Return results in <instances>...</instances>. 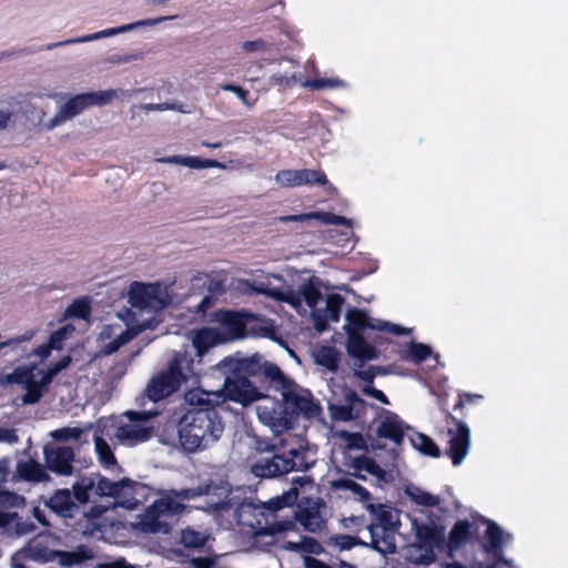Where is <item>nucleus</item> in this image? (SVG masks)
I'll list each match as a JSON object with an SVG mask.
<instances>
[{
  "instance_id": "36",
  "label": "nucleus",
  "mask_w": 568,
  "mask_h": 568,
  "mask_svg": "<svg viewBox=\"0 0 568 568\" xmlns=\"http://www.w3.org/2000/svg\"><path fill=\"white\" fill-rule=\"evenodd\" d=\"M412 445L415 449L425 456L437 458L440 456V449L437 444L427 435L416 433L410 437Z\"/></svg>"
},
{
  "instance_id": "59",
  "label": "nucleus",
  "mask_w": 568,
  "mask_h": 568,
  "mask_svg": "<svg viewBox=\"0 0 568 568\" xmlns=\"http://www.w3.org/2000/svg\"><path fill=\"white\" fill-rule=\"evenodd\" d=\"M362 390L365 395L375 398L376 400L381 402L382 404H385V405L389 404L388 397L381 389H377L374 386H372V384L365 385Z\"/></svg>"
},
{
  "instance_id": "60",
  "label": "nucleus",
  "mask_w": 568,
  "mask_h": 568,
  "mask_svg": "<svg viewBox=\"0 0 568 568\" xmlns=\"http://www.w3.org/2000/svg\"><path fill=\"white\" fill-rule=\"evenodd\" d=\"M34 333L33 332H26L24 334L22 335H19L17 337H13V338H10L6 342H2L0 343V351L6 347V346H14V345H19L23 342H27V341H30L32 337H33Z\"/></svg>"
},
{
  "instance_id": "41",
  "label": "nucleus",
  "mask_w": 568,
  "mask_h": 568,
  "mask_svg": "<svg viewBox=\"0 0 568 568\" xmlns=\"http://www.w3.org/2000/svg\"><path fill=\"white\" fill-rule=\"evenodd\" d=\"M432 353L433 351L430 346L423 343L410 342L408 344V349L405 358L415 364H419L426 361L432 355Z\"/></svg>"
},
{
  "instance_id": "21",
  "label": "nucleus",
  "mask_w": 568,
  "mask_h": 568,
  "mask_svg": "<svg viewBox=\"0 0 568 568\" xmlns=\"http://www.w3.org/2000/svg\"><path fill=\"white\" fill-rule=\"evenodd\" d=\"M174 18H175V16H169V17H159V18H154V19L140 20V21H136L133 23L124 24V26L116 27V28H110V29H105V30H102V31H99V32H95L92 34H88L83 38L73 40L72 42H87V41L98 40V39H102V38H106V37H112V36L119 34V33L131 31L139 27H153L163 21L172 20Z\"/></svg>"
},
{
  "instance_id": "9",
  "label": "nucleus",
  "mask_w": 568,
  "mask_h": 568,
  "mask_svg": "<svg viewBox=\"0 0 568 568\" xmlns=\"http://www.w3.org/2000/svg\"><path fill=\"white\" fill-rule=\"evenodd\" d=\"M445 420L448 428L449 447L446 455L452 459L454 466L463 463L469 450L470 445V430L466 423L455 417L452 413H445Z\"/></svg>"
},
{
  "instance_id": "35",
  "label": "nucleus",
  "mask_w": 568,
  "mask_h": 568,
  "mask_svg": "<svg viewBox=\"0 0 568 568\" xmlns=\"http://www.w3.org/2000/svg\"><path fill=\"white\" fill-rule=\"evenodd\" d=\"M333 487L341 490H349L362 503H367L372 498L371 493L365 487L348 477L334 480Z\"/></svg>"
},
{
  "instance_id": "17",
  "label": "nucleus",
  "mask_w": 568,
  "mask_h": 568,
  "mask_svg": "<svg viewBox=\"0 0 568 568\" xmlns=\"http://www.w3.org/2000/svg\"><path fill=\"white\" fill-rule=\"evenodd\" d=\"M44 506L58 517L73 519L80 513L79 505L73 500L72 493L68 488H59L53 491Z\"/></svg>"
},
{
  "instance_id": "6",
  "label": "nucleus",
  "mask_w": 568,
  "mask_h": 568,
  "mask_svg": "<svg viewBox=\"0 0 568 568\" xmlns=\"http://www.w3.org/2000/svg\"><path fill=\"white\" fill-rule=\"evenodd\" d=\"M231 491L229 483L207 479L194 488L174 490L173 494L182 500L205 496L206 499L202 504L195 505L194 508L209 515H216L233 508Z\"/></svg>"
},
{
  "instance_id": "12",
  "label": "nucleus",
  "mask_w": 568,
  "mask_h": 568,
  "mask_svg": "<svg viewBox=\"0 0 568 568\" xmlns=\"http://www.w3.org/2000/svg\"><path fill=\"white\" fill-rule=\"evenodd\" d=\"M125 415L131 424H124L116 428L114 435L119 440L129 444H139L151 438L154 432L153 426H145L143 424L150 418L148 413L129 410Z\"/></svg>"
},
{
  "instance_id": "39",
  "label": "nucleus",
  "mask_w": 568,
  "mask_h": 568,
  "mask_svg": "<svg viewBox=\"0 0 568 568\" xmlns=\"http://www.w3.org/2000/svg\"><path fill=\"white\" fill-rule=\"evenodd\" d=\"M82 94L87 101L88 108L92 105L102 106L111 103L118 97V91L114 89H109L103 91L87 92Z\"/></svg>"
},
{
  "instance_id": "46",
  "label": "nucleus",
  "mask_w": 568,
  "mask_h": 568,
  "mask_svg": "<svg viewBox=\"0 0 568 568\" xmlns=\"http://www.w3.org/2000/svg\"><path fill=\"white\" fill-rule=\"evenodd\" d=\"M91 314V306L85 300H75L67 308V315L70 317L85 320Z\"/></svg>"
},
{
  "instance_id": "11",
  "label": "nucleus",
  "mask_w": 568,
  "mask_h": 568,
  "mask_svg": "<svg viewBox=\"0 0 568 568\" xmlns=\"http://www.w3.org/2000/svg\"><path fill=\"white\" fill-rule=\"evenodd\" d=\"M45 468L57 476L69 477L74 473V448L63 444L48 443L43 446Z\"/></svg>"
},
{
  "instance_id": "30",
  "label": "nucleus",
  "mask_w": 568,
  "mask_h": 568,
  "mask_svg": "<svg viewBox=\"0 0 568 568\" xmlns=\"http://www.w3.org/2000/svg\"><path fill=\"white\" fill-rule=\"evenodd\" d=\"M36 367V364L30 366H18L11 373L0 374V384L2 386L17 384L23 387L31 381V377H34Z\"/></svg>"
},
{
  "instance_id": "4",
  "label": "nucleus",
  "mask_w": 568,
  "mask_h": 568,
  "mask_svg": "<svg viewBox=\"0 0 568 568\" xmlns=\"http://www.w3.org/2000/svg\"><path fill=\"white\" fill-rule=\"evenodd\" d=\"M298 498V489L295 487L284 491L281 496L270 499L266 504L241 503L234 510V518L239 525L253 529L255 536H274L294 528L290 520L268 524L265 513H275L286 507H292Z\"/></svg>"
},
{
  "instance_id": "34",
  "label": "nucleus",
  "mask_w": 568,
  "mask_h": 568,
  "mask_svg": "<svg viewBox=\"0 0 568 568\" xmlns=\"http://www.w3.org/2000/svg\"><path fill=\"white\" fill-rule=\"evenodd\" d=\"M315 362L335 373L338 369L339 353L334 346H322L315 354Z\"/></svg>"
},
{
  "instance_id": "2",
  "label": "nucleus",
  "mask_w": 568,
  "mask_h": 568,
  "mask_svg": "<svg viewBox=\"0 0 568 568\" xmlns=\"http://www.w3.org/2000/svg\"><path fill=\"white\" fill-rule=\"evenodd\" d=\"M239 362L240 366L235 371H241L244 378L251 379L261 389V399L267 398L266 392L271 388L281 393V400H273L271 407L258 406V416L265 423L291 429L300 417L313 419L321 414L322 408L312 393L301 388L263 355L255 353L244 356L239 352Z\"/></svg>"
},
{
  "instance_id": "47",
  "label": "nucleus",
  "mask_w": 568,
  "mask_h": 568,
  "mask_svg": "<svg viewBox=\"0 0 568 568\" xmlns=\"http://www.w3.org/2000/svg\"><path fill=\"white\" fill-rule=\"evenodd\" d=\"M159 161L163 163L181 164L191 169H202V159L199 156L172 155L160 159Z\"/></svg>"
},
{
  "instance_id": "29",
  "label": "nucleus",
  "mask_w": 568,
  "mask_h": 568,
  "mask_svg": "<svg viewBox=\"0 0 568 568\" xmlns=\"http://www.w3.org/2000/svg\"><path fill=\"white\" fill-rule=\"evenodd\" d=\"M221 325L236 337L243 336L246 328L245 315L236 311H223L219 318Z\"/></svg>"
},
{
  "instance_id": "50",
  "label": "nucleus",
  "mask_w": 568,
  "mask_h": 568,
  "mask_svg": "<svg viewBox=\"0 0 568 568\" xmlns=\"http://www.w3.org/2000/svg\"><path fill=\"white\" fill-rule=\"evenodd\" d=\"M81 434L82 430L78 427H62L50 433L51 437L57 442L78 440Z\"/></svg>"
},
{
  "instance_id": "19",
  "label": "nucleus",
  "mask_w": 568,
  "mask_h": 568,
  "mask_svg": "<svg viewBox=\"0 0 568 568\" xmlns=\"http://www.w3.org/2000/svg\"><path fill=\"white\" fill-rule=\"evenodd\" d=\"M476 527L468 519H458L452 527L448 537H445V551L453 557L463 546L469 542L475 535Z\"/></svg>"
},
{
  "instance_id": "8",
  "label": "nucleus",
  "mask_w": 568,
  "mask_h": 568,
  "mask_svg": "<svg viewBox=\"0 0 568 568\" xmlns=\"http://www.w3.org/2000/svg\"><path fill=\"white\" fill-rule=\"evenodd\" d=\"M412 527L419 548L426 551L419 562L425 565L432 564L435 560V549L445 551V527L433 520L430 523H422L417 519L413 520Z\"/></svg>"
},
{
  "instance_id": "15",
  "label": "nucleus",
  "mask_w": 568,
  "mask_h": 568,
  "mask_svg": "<svg viewBox=\"0 0 568 568\" xmlns=\"http://www.w3.org/2000/svg\"><path fill=\"white\" fill-rule=\"evenodd\" d=\"M484 523L487 525V528L481 547L486 554L491 555L494 558V562L488 565L487 568H497L498 562H507L503 558L505 547L504 531L497 523L490 519H484Z\"/></svg>"
},
{
  "instance_id": "33",
  "label": "nucleus",
  "mask_w": 568,
  "mask_h": 568,
  "mask_svg": "<svg viewBox=\"0 0 568 568\" xmlns=\"http://www.w3.org/2000/svg\"><path fill=\"white\" fill-rule=\"evenodd\" d=\"M95 480L92 477H81L72 485L73 500L80 506L89 503L91 491L94 489Z\"/></svg>"
},
{
  "instance_id": "18",
  "label": "nucleus",
  "mask_w": 568,
  "mask_h": 568,
  "mask_svg": "<svg viewBox=\"0 0 568 568\" xmlns=\"http://www.w3.org/2000/svg\"><path fill=\"white\" fill-rule=\"evenodd\" d=\"M285 455L261 456L251 464V473L258 478H275L287 474Z\"/></svg>"
},
{
  "instance_id": "20",
  "label": "nucleus",
  "mask_w": 568,
  "mask_h": 568,
  "mask_svg": "<svg viewBox=\"0 0 568 568\" xmlns=\"http://www.w3.org/2000/svg\"><path fill=\"white\" fill-rule=\"evenodd\" d=\"M371 542L366 547H371L377 552L386 556L393 555L397 550L395 531L385 525H369Z\"/></svg>"
},
{
  "instance_id": "63",
  "label": "nucleus",
  "mask_w": 568,
  "mask_h": 568,
  "mask_svg": "<svg viewBox=\"0 0 568 568\" xmlns=\"http://www.w3.org/2000/svg\"><path fill=\"white\" fill-rule=\"evenodd\" d=\"M304 567L305 568H333L328 564L312 557V556H305L304 557Z\"/></svg>"
},
{
  "instance_id": "62",
  "label": "nucleus",
  "mask_w": 568,
  "mask_h": 568,
  "mask_svg": "<svg viewBox=\"0 0 568 568\" xmlns=\"http://www.w3.org/2000/svg\"><path fill=\"white\" fill-rule=\"evenodd\" d=\"M191 564L194 568H212L215 560L211 557H193Z\"/></svg>"
},
{
  "instance_id": "49",
  "label": "nucleus",
  "mask_w": 568,
  "mask_h": 568,
  "mask_svg": "<svg viewBox=\"0 0 568 568\" xmlns=\"http://www.w3.org/2000/svg\"><path fill=\"white\" fill-rule=\"evenodd\" d=\"M409 496L412 500H414L417 505L425 507H437L440 503L438 496L432 495L420 489H417L416 493H410Z\"/></svg>"
},
{
  "instance_id": "56",
  "label": "nucleus",
  "mask_w": 568,
  "mask_h": 568,
  "mask_svg": "<svg viewBox=\"0 0 568 568\" xmlns=\"http://www.w3.org/2000/svg\"><path fill=\"white\" fill-rule=\"evenodd\" d=\"M313 320L317 332L323 333L327 329L329 320L322 310H313Z\"/></svg>"
},
{
  "instance_id": "42",
  "label": "nucleus",
  "mask_w": 568,
  "mask_h": 568,
  "mask_svg": "<svg viewBox=\"0 0 568 568\" xmlns=\"http://www.w3.org/2000/svg\"><path fill=\"white\" fill-rule=\"evenodd\" d=\"M345 300L342 295L333 293L326 298V308L323 311L331 322H338L341 318L342 306Z\"/></svg>"
},
{
  "instance_id": "16",
  "label": "nucleus",
  "mask_w": 568,
  "mask_h": 568,
  "mask_svg": "<svg viewBox=\"0 0 568 568\" xmlns=\"http://www.w3.org/2000/svg\"><path fill=\"white\" fill-rule=\"evenodd\" d=\"M381 410L382 419L376 428L377 437L388 439L396 445H402L405 437V429H408L409 426L394 412L384 408Z\"/></svg>"
},
{
  "instance_id": "48",
  "label": "nucleus",
  "mask_w": 568,
  "mask_h": 568,
  "mask_svg": "<svg viewBox=\"0 0 568 568\" xmlns=\"http://www.w3.org/2000/svg\"><path fill=\"white\" fill-rule=\"evenodd\" d=\"M143 58V53L140 51L131 52V53H112L104 58V63L108 64H125L133 61L141 60Z\"/></svg>"
},
{
  "instance_id": "37",
  "label": "nucleus",
  "mask_w": 568,
  "mask_h": 568,
  "mask_svg": "<svg viewBox=\"0 0 568 568\" xmlns=\"http://www.w3.org/2000/svg\"><path fill=\"white\" fill-rule=\"evenodd\" d=\"M284 548L311 555H321L325 551L323 545L317 539L307 536L303 537L300 542L287 541Z\"/></svg>"
},
{
  "instance_id": "13",
  "label": "nucleus",
  "mask_w": 568,
  "mask_h": 568,
  "mask_svg": "<svg viewBox=\"0 0 568 568\" xmlns=\"http://www.w3.org/2000/svg\"><path fill=\"white\" fill-rule=\"evenodd\" d=\"M276 180L283 186L300 185H326L329 184L326 174L321 170H282L276 174Z\"/></svg>"
},
{
  "instance_id": "22",
  "label": "nucleus",
  "mask_w": 568,
  "mask_h": 568,
  "mask_svg": "<svg viewBox=\"0 0 568 568\" xmlns=\"http://www.w3.org/2000/svg\"><path fill=\"white\" fill-rule=\"evenodd\" d=\"M16 471L18 476L28 483H47L51 479L45 468V464L42 465L36 459L19 460L17 463Z\"/></svg>"
},
{
  "instance_id": "26",
  "label": "nucleus",
  "mask_w": 568,
  "mask_h": 568,
  "mask_svg": "<svg viewBox=\"0 0 568 568\" xmlns=\"http://www.w3.org/2000/svg\"><path fill=\"white\" fill-rule=\"evenodd\" d=\"M348 466L354 470L365 471L374 476L379 483L389 484L393 480V477L374 458L367 455L352 458Z\"/></svg>"
},
{
  "instance_id": "51",
  "label": "nucleus",
  "mask_w": 568,
  "mask_h": 568,
  "mask_svg": "<svg viewBox=\"0 0 568 568\" xmlns=\"http://www.w3.org/2000/svg\"><path fill=\"white\" fill-rule=\"evenodd\" d=\"M341 436L345 440L347 448H349V449H367L366 440L361 433L343 432L341 434Z\"/></svg>"
},
{
  "instance_id": "38",
  "label": "nucleus",
  "mask_w": 568,
  "mask_h": 568,
  "mask_svg": "<svg viewBox=\"0 0 568 568\" xmlns=\"http://www.w3.org/2000/svg\"><path fill=\"white\" fill-rule=\"evenodd\" d=\"M94 448H95V452L98 455V459L103 467L110 468L112 466L118 465L116 458H115L110 445L103 437H101V436L94 437Z\"/></svg>"
},
{
  "instance_id": "53",
  "label": "nucleus",
  "mask_w": 568,
  "mask_h": 568,
  "mask_svg": "<svg viewBox=\"0 0 568 568\" xmlns=\"http://www.w3.org/2000/svg\"><path fill=\"white\" fill-rule=\"evenodd\" d=\"M65 338H67V327H61L51 333L48 343L52 349L60 351L63 347V341Z\"/></svg>"
},
{
  "instance_id": "55",
  "label": "nucleus",
  "mask_w": 568,
  "mask_h": 568,
  "mask_svg": "<svg viewBox=\"0 0 568 568\" xmlns=\"http://www.w3.org/2000/svg\"><path fill=\"white\" fill-rule=\"evenodd\" d=\"M221 89L223 91H229L235 93V95L247 106H251V104L247 102V95L248 91L240 85H236L234 83H224L221 84Z\"/></svg>"
},
{
  "instance_id": "43",
  "label": "nucleus",
  "mask_w": 568,
  "mask_h": 568,
  "mask_svg": "<svg viewBox=\"0 0 568 568\" xmlns=\"http://www.w3.org/2000/svg\"><path fill=\"white\" fill-rule=\"evenodd\" d=\"M327 544L338 548L339 550H349L355 546H367V542L362 541L358 537L351 535L331 536L327 540Z\"/></svg>"
},
{
  "instance_id": "23",
  "label": "nucleus",
  "mask_w": 568,
  "mask_h": 568,
  "mask_svg": "<svg viewBox=\"0 0 568 568\" xmlns=\"http://www.w3.org/2000/svg\"><path fill=\"white\" fill-rule=\"evenodd\" d=\"M87 101L83 98V94H75L70 98L58 111V113L49 121L47 124L48 129H53L57 125L63 123L64 121L74 118L80 114L83 110H85Z\"/></svg>"
},
{
  "instance_id": "5",
  "label": "nucleus",
  "mask_w": 568,
  "mask_h": 568,
  "mask_svg": "<svg viewBox=\"0 0 568 568\" xmlns=\"http://www.w3.org/2000/svg\"><path fill=\"white\" fill-rule=\"evenodd\" d=\"M193 356L184 352H175L166 369L152 377L146 387V395L152 402L162 400L180 389L195 375Z\"/></svg>"
},
{
  "instance_id": "54",
  "label": "nucleus",
  "mask_w": 568,
  "mask_h": 568,
  "mask_svg": "<svg viewBox=\"0 0 568 568\" xmlns=\"http://www.w3.org/2000/svg\"><path fill=\"white\" fill-rule=\"evenodd\" d=\"M342 81L338 79H325V78H318L314 79L310 82V87L315 90H322V89H333L342 85Z\"/></svg>"
},
{
  "instance_id": "31",
  "label": "nucleus",
  "mask_w": 568,
  "mask_h": 568,
  "mask_svg": "<svg viewBox=\"0 0 568 568\" xmlns=\"http://www.w3.org/2000/svg\"><path fill=\"white\" fill-rule=\"evenodd\" d=\"M219 342V334L213 328H203L195 334L193 346L196 355L202 357L210 348L217 345Z\"/></svg>"
},
{
  "instance_id": "1",
  "label": "nucleus",
  "mask_w": 568,
  "mask_h": 568,
  "mask_svg": "<svg viewBox=\"0 0 568 568\" xmlns=\"http://www.w3.org/2000/svg\"><path fill=\"white\" fill-rule=\"evenodd\" d=\"M240 366L239 352L229 355L211 367L214 375L223 378L222 387L214 392L193 389L186 393L190 405L178 424L179 439L190 453L202 450L215 444L224 432V423L217 407L226 402L247 407L261 400L262 393L255 384L244 378Z\"/></svg>"
},
{
  "instance_id": "52",
  "label": "nucleus",
  "mask_w": 568,
  "mask_h": 568,
  "mask_svg": "<svg viewBox=\"0 0 568 568\" xmlns=\"http://www.w3.org/2000/svg\"><path fill=\"white\" fill-rule=\"evenodd\" d=\"M142 109L146 112H151V111H166V110H172V111H179V112H186L184 109H183V105L178 103V102H164V103H148V104H144L142 106Z\"/></svg>"
},
{
  "instance_id": "28",
  "label": "nucleus",
  "mask_w": 568,
  "mask_h": 568,
  "mask_svg": "<svg viewBox=\"0 0 568 568\" xmlns=\"http://www.w3.org/2000/svg\"><path fill=\"white\" fill-rule=\"evenodd\" d=\"M135 481L130 478H122L118 481H112L106 477L99 476L95 483V494L100 497L118 498L123 495L124 489L133 490Z\"/></svg>"
},
{
  "instance_id": "14",
  "label": "nucleus",
  "mask_w": 568,
  "mask_h": 568,
  "mask_svg": "<svg viewBox=\"0 0 568 568\" xmlns=\"http://www.w3.org/2000/svg\"><path fill=\"white\" fill-rule=\"evenodd\" d=\"M262 292L277 301L291 304H296L303 300L306 305L313 310H315L316 305L322 300V293L312 280H308L301 285L298 296H295L293 292L283 293L280 290H267Z\"/></svg>"
},
{
  "instance_id": "61",
  "label": "nucleus",
  "mask_w": 568,
  "mask_h": 568,
  "mask_svg": "<svg viewBox=\"0 0 568 568\" xmlns=\"http://www.w3.org/2000/svg\"><path fill=\"white\" fill-rule=\"evenodd\" d=\"M0 442H6L9 444H16L19 442V436L17 430L13 428H2L0 427Z\"/></svg>"
},
{
  "instance_id": "45",
  "label": "nucleus",
  "mask_w": 568,
  "mask_h": 568,
  "mask_svg": "<svg viewBox=\"0 0 568 568\" xmlns=\"http://www.w3.org/2000/svg\"><path fill=\"white\" fill-rule=\"evenodd\" d=\"M181 544L186 548H201L206 542V537L194 529L185 528L181 532Z\"/></svg>"
},
{
  "instance_id": "3",
  "label": "nucleus",
  "mask_w": 568,
  "mask_h": 568,
  "mask_svg": "<svg viewBox=\"0 0 568 568\" xmlns=\"http://www.w3.org/2000/svg\"><path fill=\"white\" fill-rule=\"evenodd\" d=\"M345 322L344 329L347 334L346 351L349 356L361 361L362 364L366 361L378 359L379 357L376 347L365 339L363 335L365 329L371 328L396 336L408 335L410 333L409 328L398 324L372 320L364 310L357 307H349L347 310Z\"/></svg>"
},
{
  "instance_id": "27",
  "label": "nucleus",
  "mask_w": 568,
  "mask_h": 568,
  "mask_svg": "<svg viewBox=\"0 0 568 568\" xmlns=\"http://www.w3.org/2000/svg\"><path fill=\"white\" fill-rule=\"evenodd\" d=\"M53 558L58 560L62 567H72L81 565L94 558L93 550L87 545H78L74 550H54Z\"/></svg>"
},
{
  "instance_id": "7",
  "label": "nucleus",
  "mask_w": 568,
  "mask_h": 568,
  "mask_svg": "<svg viewBox=\"0 0 568 568\" xmlns=\"http://www.w3.org/2000/svg\"><path fill=\"white\" fill-rule=\"evenodd\" d=\"M173 491L174 490H171L169 496L154 500L153 504L146 508L140 521L143 531L159 532L163 527V523L160 520L161 517L178 516L186 510V505H184L182 503L183 500L178 498Z\"/></svg>"
},
{
  "instance_id": "25",
  "label": "nucleus",
  "mask_w": 568,
  "mask_h": 568,
  "mask_svg": "<svg viewBox=\"0 0 568 568\" xmlns=\"http://www.w3.org/2000/svg\"><path fill=\"white\" fill-rule=\"evenodd\" d=\"M156 288L151 284L133 282L129 291V302L133 307H151L156 301Z\"/></svg>"
},
{
  "instance_id": "58",
  "label": "nucleus",
  "mask_w": 568,
  "mask_h": 568,
  "mask_svg": "<svg viewBox=\"0 0 568 568\" xmlns=\"http://www.w3.org/2000/svg\"><path fill=\"white\" fill-rule=\"evenodd\" d=\"M268 43L263 39L245 41L242 45L243 50L246 52L266 51L268 50Z\"/></svg>"
},
{
  "instance_id": "24",
  "label": "nucleus",
  "mask_w": 568,
  "mask_h": 568,
  "mask_svg": "<svg viewBox=\"0 0 568 568\" xmlns=\"http://www.w3.org/2000/svg\"><path fill=\"white\" fill-rule=\"evenodd\" d=\"M310 220H316L326 225H338V226H349L351 225V220H348L347 217L342 216V215H336L331 212H322V211H314V212L287 215V216L282 217V221H284V222H305V221H310Z\"/></svg>"
},
{
  "instance_id": "40",
  "label": "nucleus",
  "mask_w": 568,
  "mask_h": 568,
  "mask_svg": "<svg viewBox=\"0 0 568 568\" xmlns=\"http://www.w3.org/2000/svg\"><path fill=\"white\" fill-rule=\"evenodd\" d=\"M298 521L308 531L315 532L320 530L324 524L320 513L313 509H304L297 516Z\"/></svg>"
},
{
  "instance_id": "44",
  "label": "nucleus",
  "mask_w": 568,
  "mask_h": 568,
  "mask_svg": "<svg viewBox=\"0 0 568 568\" xmlns=\"http://www.w3.org/2000/svg\"><path fill=\"white\" fill-rule=\"evenodd\" d=\"M22 388L26 389V393L22 396V402L26 405H32L38 403L45 389L41 386V384L34 379V377H31V381L28 382Z\"/></svg>"
},
{
  "instance_id": "10",
  "label": "nucleus",
  "mask_w": 568,
  "mask_h": 568,
  "mask_svg": "<svg viewBox=\"0 0 568 568\" xmlns=\"http://www.w3.org/2000/svg\"><path fill=\"white\" fill-rule=\"evenodd\" d=\"M343 403H329L328 412L333 420L351 422L361 420L366 416L368 408H376L358 396L356 390L349 387L343 389Z\"/></svg>"
},
{
  "instance_id": "32",
  "label": "nucleus",
  "mask_w": 568,
  "mask_h": 568,
  "mask_svg": "<svg viewBox=\"0 0 568 568\" xmlns=\"http://www.w3.org/2000/svg\"><path fill=\"white\" fill-rule=\"evenodd\" d=\"M284 455L287 462V474L291 471H305L313 465V462L307 460V452L305 449L292 448Z\"/></svg>"
},
{
  "instance_id": "64",
  "label": "nucleus",
  "mask_w": 568,
  "mask_h": 568,
  "mask_svg": "<svg viewBox=\"0 0 568 568\" xmlns=\"http://www.w3.org/2000/svg\"><path fill=\"white\" fill-rule=\"evenodd\" d=\"M97 568H133L124 558L116 559L112 562H102Z\"/></svg>"
},
{
  "instance_id": "57",
  "label": "nucleus",
  "mask_w": 568,
  "mask_h": 568,
  "mask_svg": "<svg viewBox=\"0 0 568 568\" xmlns=\"http://www.w3.org/2000/svg\"><path fill=\"white\" fill-rule=\"evenodd\" d=\"M381 372V368L377 366H369L367 369L361 371L356 369L354 372V375L358 377L359 379L366 382L368 385L373 384L374 378L376 377L377 373Z\"/></svg>"
}]
</instances>
